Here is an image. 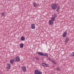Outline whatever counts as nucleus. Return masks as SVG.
<instances>
[{
  "label": "nucleus",
  "instance_id": "13",
  "mask_svg": "<svg viewBox=\"0 0 74 74\" xmlns=\"http://www.w3.org/2000/svg\"><path fill=\"white\" fill-rule=\"evenodd\" d=\"M52 62L54 64H56V65L57 64V63L56 62H55V61L52 60Z\"/></svg>",
  "mask_w": 74,
  "mask_h": 74
},
{
  "label": "nucleus",
  "instance_id": "18",
  "mask_svg": "<svg viewBox=\"0 0 74 74\" xmlns=\"http://www.w3.org/2000/svg\"><path fill=\"white\" fill-rule=\"evenodd\" d=\"M41 64H42V66H43V67H45V66L46 63H41Z\"/></svg>",
  "mask_w": 74,
  "mask_h": 74
},
{
  "label": "nucleus",
  "instance_id": "3",
  "mask_svg": "<svg viewBox=\"0 0 74 74\" xmlns=\"http://www.w3.org/2000/svg\"><path fill=\"white\" fill-rule=\"evenodd\" d=\"M16 60L17 62H19V61H20V60H21V59H20V58L19 56H17L16 57Z\"/></svg>",
  "mask_w": 74,
  "mask_h": 74
},
{
  "label": "nucleus",
  "instance_id": "28",
  "mask_svg": "<svg viewBox=\"0 0 74 74\" xmlns=\"http://www.w3.org/2000/svg\"><path fill=\"white\" fill-rule=\"evenodd\" d=\"M15 59L14 58L13 60H13V61L14 62V61H15Z\"/></svg>",
  "mask_w": 74,
  "mask_h": 74
},
{
  "label": "nucleus",
  "instance_id": "8",
  "mask_svg": "<svg viewBox=\"0 0 74 74\" xmlns=\"http://www.w3.org/2000/svg\"><path fill=\"white\" fill-rule=\"evenodd\" d=\"M31 28L32 29H35V25L34 24H33L32 25Z\"/></svg>",
  "mask_w": 74,
  "mask_h": 74
},
{
  "label": "nucleus",
  "instance_id": "4",
  "mask_svg": "<svg viewBox=\"0 0 74 74\" xmlns=\"http://www.w3.org/2000/svg\"><path fill=\"white\" fill-rule=\"evenodd\" d=\"M67 34V32L65 31V32H64L62 36L63 37H66Z\"/></svg>",
  "mask_w": 74,
  "mask_h": 74
},
{
  "label": "nucleus",
  "instance_id": "26",
  "mask_svg": "<svg viewBox=\"0 0 74 74\" xmlns=\"http://www.w3.org/2000/svg\"><path fill=\"white\" fill-rule=\"evenodd\" d=\"M4 14V12H2V13H1V15H2V16H3Z\"/></svg>",
  "mask_w": 74,
  "mask_h": 74
},
{
  "label": "nucleus",
  "instance_id": "10",
  "mask_svg": "<svg viewBox=\"0 0 74 74\" xmlns=\"http://www.w3.org/2000/svg\"><path fill=\"white\" fill-rule=\"evenodd\" d=\"M69 38L68 37L66 38L65 40V42L66 43L68 42H69Z\"/></svg>",
  "mask_w": 74,
  "mask_h": 74
},
{
  "label": "nucleus",
  "instance_id": "2",
  "mask_svg": "<svg viewBox=\"0 0 74 74\" xmlns=\"http://www.w3.org/2000/svg\"><path fill=\"white\" fill-rule=\"evenodd\" d=\"M6 69H8V70H9V69H11V65H10V64H7L6 65Z\"/></svg>",
  "mask_w": 74,
  "mask_h": 74
},
{
  "label": "nucleus",
  "instance_id": "24",
  "mask_svg": "<svg viewBox=\"0 0 74 74\" xmlns=\"http://www.w3.org/2000/svg\"><path fill=\"white\" fill-rule=\"evenodd\" d=\"M38 74H42V72H41V71H39Z\"/></svg>",
  "mask_w": 74,
  "mask_h": 74
},
{
  "label": "nucleus",
  "instance_id": "7",
  "mask_svg": "<svg viewBox=\"0 0 74 74\" xmlns=\"http://www.w3.org/2000/svg\"><path fill=\"white\" fill-rule=\"evenodd\" d=\"M39 71H40L38 70V69L35 70L34 74H38V73H39Z\"/></svg>",
  "mask_w": 74,
  "mask_h": 74
},
{
  "label": "nucleus",
  "instance_id": "9",
  "mask_svg": "<svg viewBox=\"0 0 74 74\" xmlns=\"http://www.w3.org/2000/svg\"><path fill=\"white\" fill-rule=\"evenodd\" d=\"M33 5L34 7H36L37 6V4L35 2L33 3Z\"/></svg>",
  "mask_w": 74,
  "mask_h": 74
},
{
  "label": "nucleus",
  "instance_id": "20",
  "mask_svg": "<svg viewBox=\"0 0 74 74\" xmlns=\"http://www.w3.org/2000/svg\"><path fill=\"white\" fill-rule=\"evenodd\" d=\"M54 16L55 18H57V17H58V16H57L56 14H54Z\"/></svg>",
  "mask_w": 74,
  "mask_h": 74
},
{
  "label": "nucleus",
  "instance_id": "27",
  "mask_svg": "<svg viewBox=\"0 0 74 74\" xmlns=\"http://www.w3.org/2000/svg\"><path fill=\"white\" fill-rule=\"evenodd\" d=\"M47 58H48L50 61H52L51 60V58H49V57H47Z\"/></svg>",
  "mask_w": 74,
  "mask_h": 74
},
{
  "label": "nucleus",
  "instance_id": "15",
  "mask_svg": "<svg viewBox=\"0 0 74 74\" xmlns=\"http://www.w3.org/2000/svg\"><path fill=\"white\" fill-rule=\"evenodd\" d=\"M10 63H11V64H13V63H14V62L13 61L12 59L10 61Z\"/></svg>",
  "mask_w": 74,
  "mask_h": 74
},
{
  "label": "nucleus",
  "instance_id": "25",
  "mask_svg": "<svg viewBox=\"0 0 74 74\" xmlns=\"http://www.w3.org/2000/svg\"><path fill=\"white\" fill-rule=\"evenodd\" d=\"M57 8L60 9V6H58Z\"/></svg>",
  "mask_w": 74,
  "mask_h": 74
},
{
  "label": "nucleus",
  "instance_id": "23",
  "mask_svg": "<svg viewBox=\"0 0 74 74\" xmlns=\"http://www.w3.org/2000/svg\"><path fill=\"white\" fill-rule=\"evenodd\" d=\"M59 10L60 9L57 8L56 10V12H59Z\"/></svg>",
  "mask_w": 74,
  "mask_h": 74
},
{
  "label": "nucleus",
  "instance_id": "21",
  "mask_svg": "<svg viewBox=\"0 0 74 74\" xmlns=\"http://www.w3.org/2000/svg\"><path fill=\"white\" fill-rule=\"evenodd\" d=\"M36 60H37L39 61V58H38V57H36Z\"/></svg>",
  "mask_w": 74,
  "mask_h": 74
},
{
  "label": "nucleus",
  "instance_id": "29",
  "mask_svg": "<svg viewBox=\"0 0 74 74\" xmlns=\"http://www.w3.org/2000/svg\"><path fill=\"white\" fill-rule=\"evenodd\" d=\"M7 71H8V69H7Z\"/></svg>",
  "mask_w": 74,
  "mask_h": 74
},
{
  "label": "nucleus",
  "instance_id": "19",
  "mask_svg": "<svg viewBox=\"0 0 74 74\" xmlns=\"http://www.w3.org/2000/svg\"><path fill=\"white\" fill-rule=\"evenodd\" d=\"M43 56H46L48 58V54L47 53H45V54H44Z\"/></svg>",
  "mask_w": 74,
  "mask_h": 74
},
{
  "label": "nucleus",
  "instance_id": "22",
  "mask_svg": "<svg viewBox=\"0 0 74 74\" xmlns=\"http://www.w3.org/2000/svg\"><path fill=\"white\" fill-rule=\"evenodd\" d=\"M49 66V64H45V67H48Z\"/></svg>",
  "mask_w": 74,
  "mask_h": 74
},
{
  "label": "nucleus",
  "instance_id": "5",
  "mask_svg": "<svg viewBox=\"0 0 74 74\" xmlns=\"http://www.w3.org/2000/svg\"><path fill=\"white\" fill-rule=\"evenodd\" d=\"M37 54H38L40 56H44V54L41 52H37Z\"/></svg>",
  "mask_w": 74,
  "mask_h": 74
},
{
  "label": "nucleus",
  "instance_id": "16",
  "mask_svg": "<svg viewBox=\"0 0 74 74\" xmlns=\"http://www.w3.org/2000/svg\"><path fill=\"white\" fill-rule=\"evenodd\" d=\"M56 70H57V71H60L61 70L60 68L59 67H57Z\"/></svg>",
  "mask_w": 74,
  "mask_h": 74
},
{
  "label": "nucleus",
  "instance_id": "1",
  "mask_svg": "<svg viewBox=\"0 0 74 74\" xmlns=\"http://www.w3.org/2000/svg\"><path fill=\"white\" fill-rule=\"evenodd\" d=\"M57 7H58L57 4L54 3L51 5V8L53 10H55L57 8Z\"/></svg>",
  "mask_w": 74,
  "mask_h": 74
},
{
  "label": "nucleus",
  "instance_id": "11",
  "mask_svg": "<svg viewBox=\"0 0 74 74\" xmlns=\"http://www.w3.org/2000/svg\"><path fill=\"white\" fill-rule=\"evenodd\" d=\"M49 23L50 25H51L53 24V22L52 20H50L49 21Z\"/></svg>",
  "mask_w": 74,
  "mask_h": 74
},
{
  "label": "nucleus",
  "instance_id": "14",
  "mask_svg": "<svg viewBox=\"0 0 74 74\" xmlns=\"http://www.w3.org/2000/svg\"><path fill=\"white\" fill-rule=\"evenodd\" d=\"M20 47L21 48H23V44L22 43L20 44Z\"/></svg>",
  "mask_w": 74,
  "mask_h": 74
},
{
  "label": "nucleus",
  "instance_id": "17",
  "mask_svg": "<svg viewBox=\"0 0 74 74\" xmlns=\"http://www.w3.org/2000/svg\"><path fill=\"white\" fill-rule=\"evenodd\" d=\"M51 19L52 21H55V17H52L51 18Z\"/></svg>",
  "mask_w": 74,
  "mask_h": 74
},
{
  "label": "nucleus",
  "instance_id": "12",
  "mask_svg": "<svg viewBox=\"0 0 74 74\" xmlns=\"http://www.w3.org/2000/svg\"><path fill=\"white\" fill-rule=\"evenodd\" d=\"M21 41H24L25 39V37H24L22 36L21 38Z\"/></svg>",
  "mask_w": 74,
  "mask_h": 74
},
{
  "label": "nucleus",
  "instance_id": "6",
  "mask_svg": "<svg viewBox=\"0 0 74 74\" xmlns=\"http://www.w3.org/2000/svg\"><path fill=\"white\" fill-rule=\"evenodd\" d=\"M21 69H22V70L23 71H26V68L25 66H23L21 67Z\"/></svg>",
  "mask_w": 74,
  "mask_h": 74
}]
</instances>
